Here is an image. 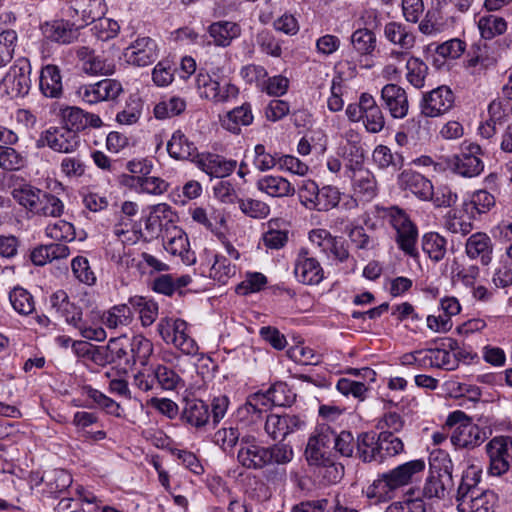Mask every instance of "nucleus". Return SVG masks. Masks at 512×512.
I'll return each instance as SVG.
<instances>
[{
    "label": "nucleus",
    "mask_w": 512,
    "mask_h": 512,
    "mask_svg": "<svg viewBox=\"0 0 512 512\" xmlns=\"http://www.w3.org/2000/svg\"><path fill=\"white\" fill-rule=\"evenodd\" d=\"M293 449L287 444L263 446L255 436L245 434L241 437L237 453L238 463L249 470H262L267 466L285 465L292 461Z\"/></svg>",
    "instance_id": "f257e3e1"
},
{
    "label": "nucleus",
    "mask_w": 512,
    "mask_h": 512,
    "mask_svg": "<svg viewBox=\"0 0 512 512\" xmlns=\"http://www.w3.org/2000/svg\"><path fill=\"white\" fill-rule=\"evenodd\" d=\"M425 469L421 459L412 460L382 474L367 488L366 496L375 502H386L395 497L397 490L409 485Z\"/></svg>",
    "instance_id": "f03ea898"
},
{
    "label": "nucleus",
    "mask_w": 512,
    "mask_h": 512,
    "mask_svg": "<svg viewBox=\"0 0 512 512\" xmlns=\"http://www.w3.org/2000/svg\"><path fill=\"white\" fill-rule=\"evenodd\" d=\"M11 194L20 206L34 216L58 218L64 213L65 206L59 197L31 184H21L13 188Z\"/></svg>",
    "instance_id": "7ed1b4c3"
},
{
    "label": "nucleus",
    "mask_w": 512,
    "mask_h": 512,
    "mask_svg": "<svg viewBox=\"0 0 512 512\" xmlns=\"http://www.w3.org/2000/svg\"><path fill=\"white\" fill-rule=\"evenodd\" d=\"M385 217L395 231V242L398 248L406 256L413 259L418 258V229L406 211L397 206H392L386 209Z\"/></svg>",
    "instance_id": "20e7f679"
},
{
    "label": "nucleus",
    "mask_w": 512,
    "mask_h": 512,
    "mask_svg": "<svg viewBox=\"0 0 512 512\" xmlns=\"http://www.w3.org/2000/svg\"><path fill=\"white\" fill-rule=\"evenodd\" d=\"M346 116L351 122H362L365 130L371 134L380 133L385 127V116L376 99L364 92L357 103L346 107Z\"/></svg>",
    "instance_id": "39448f33"
},
{
    "label": "nucleus",
    "mask_w": 512,
    "mask_h": 512,
    "mask_svg": "<svg viewBox=\"0 0 512 512\" xmlns=\"http://www.w3.org/2000/svg\"><path fill=\"white\" fill-rule=\"evenodd\" d=\"M157 330L166 344H172L185 355L198 354L199 346L190 334L188 323L183 319L162 318L157 324Z\"/></svg>",
    "instance_id": "423d86ee"
},
{
    "label": "nucleus",
    "mask_w": 512,
    "mask_h": 512,
    "mask_svg": "<svg viewBox=\"0 0 512 512\" xmlns=\"http://www.w3.org/2000/svg\"><path fill=\"white\" fill-rule=\"evenodd\" d=\"M482 149L476 143L463 142L460 152L449 160V167L453 173L464 178L479 176L484 170V162L481 158Z\"/></svg>",
    "instance_id": "0eeeda50"
},
{
    "label": "nucleus",
    "mask_w": 512,
    "mask_h": 512,
    "mask_svg": "<svg viewBox=\"0 0 512 512\" xmlns=\"http://www.w3.org/2000/svg\"><path fill=\"white\" fill-rule=\"evenodd\" d=\"M31 64L25 57L18 58L1 82V88L10 98L24 97L31 88Z\"/></svg>",
    "instance_id": "6e6552de"
},
{
    "label": "nucleus",
    "mask_w": 512,
    "mask_h": 512,
    "mask_svg": "<svg viewBox=\"0 0 512 512\" xmlns=\"http://www.w3.org/2000/svg\"><path fill=\"white\" fill-rule=\"evenodd\" d=\"M38 146H48L58 153L74 154L81 146V138L74 129L62 126L50 127L42 132Z\"/></svg>",
    "instance_id": "1a4fd4ad"
},
{
    "label": "nucleus",
    "mask_w": 512,
    "mask_h": 512,
    "mask_svg": "<svg viewBox=\"0 0 512 512\" xmlns=\"http://www.w3.org/2000/svg\"><path fill=\"white\" fill-rule=\"evenodd\" d=\"M489 474L501 476L508 472L512 462V437L495 436L486 444Z\"/></svg>",
    "instance_id": "9d476101"
},
{
    "label": "nucleus",
    "mask_w": 512,
    "mask_h": 512,
    "mask_svg": "<svg viewBox=\"0 0 512 512\" xmlns=\"http://www.w3.org/2000/svg\"><path fill=\"white\" fill-rule=\"evenodd\" d=\"M455 95L450 87L439 86L424 93L420 101V112L424 117L435 118L448 113L454 106Z\"/></svg>",
    "instance_id": "9b49d317"
},
{
    "label": "nucleus",
    "mask_w": 512,
    "mask_h": 512,
    "mask_svg": "<svg viewBox=\"0 0 512 512\" xmlns=\"http://www.w3.org/2000/svg\"><path fill=\"white\" fill-rule=\"evenodd\" d=\"M334 439V430L328 425L318 426L309 437L305 457L309 464L321 463L324 459L331 457L328 452Z\"/></svg>",
    "instance_id": "f8f14e48"
},
{
    "label": "nucleus",
    "mask_w": 512,
    "mask_h": 512,
    "mask_svg": "<svg viewBox=\"0 0 512 512\" xmlns=\"http://www.w3.org/2000/svg\"><path fill=\"white\" fill-rule=\"evenodd\" d=\"M124 60L133 66L145 67L158 57L156 42L150 37H138L123 52Z\"/></svg>",
    "instance_id": "ddd939ff"
},
{
    "label": "nucleus",
    "mask_w": 512,
    "mask_h": 512,
    "mask_svg": "<svg viewBox=\"0 0 512 512\" xmlns=\"http://www.w3.org/2000/svg\"><path fill=\"white\" fill-rule=\"evenodd\" d=\"M294 275L302 284L317 285L324 278V270L306 248H301L294 262Z\"/></svg>",
    "instance_id": "4468645a"
},
{
    "label": "nucleus",
    "mask_w": 512,
    "mask_h": 512,
    "mask_svg": "<svg viewBox=\"0 0 512 512\" xmlns=\"http://www.w3.org/2000/svg\"><path fill=\"white\" fill-rule=\"evenodd\" d=\"M384 108L393 119H403L408 115L409 101L406 91L397 84L389 83L381 89Z\"/></svg>",
    "instance_id": "2eb2a0df"
},
{
    "label": "nucleus",
    "mask_w": 512,
    "mask_h": 512,
    "mask_svg": "<svg viewBox=\"0 0 512 512\" xmlns=\"http://www.w3.org/2000/svg\"><path fill=\"white\" fill-rule=\"evenodd\" d=\"M76 55L81 61L82 70L89 75H112L115 72V64L104 55L96 54L88 47H80Z\"/></svg>",
    "instance_id": "dca6fc26"
},
{
    "label": "nucleus",
    "mask_w": 512,
    "mask_h": 512,
    "mask_svg": "<svg viewBox=\"0 0 512 512\" xmlns=\"http://www.w3.org/2000/svg\"><path fill=\"white\" fill-rule=\"evenodd\" d=\"M42 35L59 44H70L78 37V28L74 23L64 19H54L40 26Z\"/></svg>",
    "instance_id": "f3484780"
},
{
    "label": "nucleus",
    "mask_w": 512,
    "mask_h": 512,
    "mask_svg": "<svg viewBox=\"0 0 512 512\" xmlns=\"http://www.w3.org/2000/svg\"><path fill=\"white\" fill-rule=\"evenodd\" d=\"M302 424L300 418L290 414H270L265 417L264 430L273 440L284 439Z\"/></svg>",
    "instance_id": "a211bd4d"
},
{
    "label": "nucleus",
    "mask_w": 512,
    "mask_h": 512,
    "mask_svg": "<svg viewBox=\"0 0 512 512\" xmlns=\"http://www.w3.org/2000/svg\"><path fill=\"white\" fill-rule=\"evenodd\" d=\"M398 185L401 189L409 190L423 201H428L433 196V185L431 181L411 169L403 170L399 174Z\"/></svg>",
    "instance_id": "6ab92c4d"
},
{
    "label": "nucleus",
    "mask_w": 512,
    "mask_h": 512,
    "mask_svg": "<svg viewBox=\"0 0 512 512\" xmlns=\"http://www.w3.org/2000/svg\"><path fill=\"white\" fill-rule=\"evenodd\" d=\"M486 439V433L472 421L456 426L451 434V443L457 448L473 449Z\"/></svg>",
    "instance_id": "aec40b11"
},
{
    "label": "nucleus",
    "mask_w": 512,
    "mask_h": 512,
    "mask_svg": "<svg viewBox=\"0 0 512 512\" xmlns=\"http://www.w3.org/2000/svg\"><path fill=\"white\" fill-rule=\"evenodd\" d=\"M465 253L469 259L478 260L484 266L489 265L493 253L491 238L483 232L470 235L465 243Z\"/></svg>",
    "instance_id": "412c9836"
},
{
    "label": "nucleus",
    "mask_w": 512,
    "mask_h": 512,
    "mask_svg": "<svg viewBox=\"0 0 512 512\" xmlns=\"http://www.w3.org/2000/svg\"><path fill=\"white\" fill-rule=\"evenodd\" d=\"M497 496L492 491H479L466 497H457L459 512H495Z\"/></svg>",
    "instance_id": "4be33fe9"
},
{
    "label": "nucleus",
    "mask_w": 512,
    "mask_h": 512,
    "mask_svg": "<svg viewBox=\"0 0 512 512\" xmlns=\"http://www.w3.org/2000/svg\"><path fill=\"white\" fill-rule=\"evenodd\" d=\"M165 250L173 256L180 257L187 265L195 262L194 253L190 251L186 233L179 227L173 226L164 241Z\"/></svg>",
    "instance_id": "5701e85b"
},
{
    "label": "nucleus",
    "mask_w": 512,
    "mask_h": 512,
    "mask_svg": "<svg viewBox=\"0 0 512 512\" xmlns=\"http://www.w3.org/2000/svg\"><path fill=\"white\" fill-rule=\"evenodd\" d=\"M197 165L207 175L216 178H224L230 175L235 167L236 161L226 160L216 154H202Z\"/></svg>",
    "instance_id": "b1692460"
},
{
    "label": "nucleus",
    "mask_w": 512,
    "mask_h": 512,
    "mask_svg": "<svg viewBox=\"0 0 512 512\" xmlns=\"http://www.w3.org/2000/svg\"><path fill=\"white\" fill-rule=\"evenodd\" d=\"M256 187L262 193L271 197L283 198L293 196L295 187L284 177L278 175H266L257 180Z\"/></svg>",
    "instance_id": "393cba45"
},
{
    "label": "nucleus",
    "mask_w": 512,
    "mask_h": 512,
    "mask_svg": "<svg viewBox=\"0 0 512 512\" xmlns=\"http://www.w3.org/2000/svg\"><path fill=\"white\" fill-rule=\"evenodd\" d=\"M192 219L198 224L203 225L213 233L220 232L226 225V216L223 210L208 207H196L190 211Z\"/></svg>",
    "instance_id": "a878e982"
},
{
    "label": "nucleus",
    "mask_w": 512,
    "mask_h": 512,
    "mask_svg": "<svg viewBox=\"0 0 512 512\" xmlns=\"http://www.w3.org/2000/svg\"><path fill=\"white\" fill-rule=\"evenodd\" d=\"M349 177L352 179L353 189L364 200H371L377 195V182L368 169L359 167L351 170Z\"/></svg>",
    "instance_id": "bb28decb"
},
{
    "label": "nucleus",
    "mask_w": 512,
    "mask_h": 512,
    "mask_svg": "<svg viewBox=\"0 0 512 512\" xmlns=\"http://www.w3.org/2000/svg\"><path fill=\"white\" fill-rule=\"evenodd\" d=\"M496 204L493 194L484 189L474 191L469 199L463 203L465 212L470 218L477 219L482 214L488 213Z\"/></svg>",
    "instance_id": "cd10ccee"
},
{
    "label": "nucleus",
    "mask_w": 512,
    "mask_h": 512,
    "mask_svg": "<svg viewBox=\"0 0 512 512\" xmlns=\"http://www.w3.org/2000/svg\"><path fill=\"white\" fill-rule=\"evenodd\" d=\"M266 230L262 235V241L266 248L279 250L283 248L289 238V231L281 219H270L266 224Z\"/></svg>",
    "instance_id": "c85d7f7f"
},
{
    "label": "nucleus",
    "mask_w": 512,
    "mask_h": 512,
    "mask_svg": "<svg viewBox=\"0 0 512 512\" xmlns=\"http://www.w3.org/2000/svg\"><path fill=\"white\" fill-rule=\"evenodd\" d=\"M239 24L231 21H218L208 27V33L213 43L219 47H228L234 39L241 35Z\"/></svg>",
    "instance_id": "c756f323"
},
{
    "label": "nucleus",
    "mask_w": 512,
    "mask_h": 512,
    "mask_svg": "<svg viewBox=\"0 0 512 512\" xmlns=\"http://www.w3.org/2000/svg\"><path fill=\"white\" fill-rule=\"evenodd\" d=\"M384 37L391 44L405 50H411L416 43L414 33L406 25L395 21L384 26Z\"/></svg>",
    "instance_id": "7c9ffc66"
},
{
    "label": "nucleus",
    "mask_w": 512,
    "mask_h": 512,
    "mask_svg": "<svg viewBox=\"0 0 512 512\" xmlns=\"http://www.w3.org/2000/svg\"><path fill=\"white\" fill-rule=\"evenodd\" d=\"M357 455L363 462H383L379 434L362 433L357 438Z\"/></svg>",
    "instance_id": "2f4dec72"
},
{
    "label": "nucleus",
    "mask_w": 512,
    "mask_h": 512,
    "mask_svg": "<svg viewBox=\"0 0 512 512\" xmlns=\"http://www.w3.org/2000/svg\"><path fill=\"white\" fill-rule=\"evenodd\" d=\"M254 119L250 104L245 103L232 109L220 121L224 129L232 133H239L242 126H249Z\"/></svg>",
    "instance_id": "473e14b6"
},
{
    "label": "nucleus",
    "mask_w": 512,
    "mask_h": 512,
    "mask_svg": "<svg viewBox=\"0 0 512 512\" xmlns=\"http://www.w3.org/2000/svg\"><path fill=\"white\" fill-rule=\"evenodd\" d=\"M125 179V183L132 188H134L137 192L147 193L151 195H161L165 193L168 189V183L160 178L155 176L146 175L145 177L141 176H123Z\"/></svg>",
    "instance_id": "72a5a7b5"
},
{
    "label": "nucleus",
    "mask_w": 512,
    "mask_h": 512,
    "mask_svg": "<svg viewBox=\"0 0 512 512\" xmlns=\"http://www.w3.org/2000/svg\"><path fill=\"white\" fill-rule=\"evenodd\" d=\"M122 241H109L105 248V257L118 270H126L133 265L132 251Z\"/></svg>",
    "instance_id": "f704fd0d"
},
{
    "label": "nucleus",
    "mask_w": 512,
    "mask_h": 512,
    "mask_svg": "<svg viewBox=\"0 0 512 512\" xmlns=\"http://www.w3.org/2000/svg\"><path fill=\"white\" fill-rule=\"evenodd\" d=\"M73 9L75 14L80 16L83 22L82 26L102 20L106 13V5L103 0H77Z\"/></svg>",
    "instance_id": "c9c22d12"
},
{
    "label": "nucleus",
    "mask_w": 512,
    "mask_h": 512,
    "mask_svg": "<svg viewBox=\"0 0 512 512\" xmlns=\"http://www.w3.org/2000/svg\"><path fill=\"white\" fill-rule=\"evenodd\" d=\"M41 92L50 98L58 97L62 92V78L60 70L55 65H46L42 68L39 80Z\"/></svg>",
    "instance_id": "e433bc0d"
},
{
    "label": "nucleus",
    "mask_w": 512,
    "mask_h": 512,
    "mask_svg": "<svg viewBox=\"0 0 512 512\" xmlns=\"http://www.w3.org/2000/svg\"><path fill=\"white\" fill-rule=\"evenodd\" d=\"M196 150L194 143L189 141L180 130L175 131L167 143L169 155L177 160H186L193 157Z\"/></svg>",
    "instance_id": "4c0bfd02"
},
{
    "label": "nucleus",
    "mask_w": 512,
    "mask_h": 512,
    "mask_svg": "<svg viewBox=\"0 0 512 512\" xmlns=\"http://www.w3.org/2000/svg\"><path fill=\"white\" fill-rule=\"evenodd\" d=\"M210 414L208 406L198 399L187 400L182 412V419L194 427H202L207 424Z\"/></svg>",
    "instance_id": "58836bf2"
},
{
    "label": "nucleus",
    "mask_w": 512,
    "mask_h": 512,
    "mask_svg": "<svg viewBox=\"0 0 512 512\" xmlns=\"http://www.w3.org/2000/svg\"><path fill=\"white\" fill-rule=\"evenodd\" d=\"M128 347L130 349L131 360L126 359V363H140L142 366L148 364L149 358L153 353V343L143 335H135L129 339Z\"/></svg>",
    "instance_id": "ea45409f"
},
{
    "label": "nucleus",
    "mask_w": 512,
    "mask_h": 512,
    "mask_svg": "<svg viewBox=\"0 0 512 512\" xmlns=\"http://www.w3.org/2000/svg\"><path fill=\"white\" fill-rule=\"evenodd\" d=\"M350 40L354 51L361 56L372 55L377 46L375 33L367 28L354 31Z\"/></svg>",
    "instance_id": "a19ab883"
},
{
    "label": "nucleus",
    "mask_w": 512,
    "mask_h": 512,
    "mask_svg": "<svg viewBox=\"0 0 512 512\" xmlns=\"http://www.w3.org/2000/svg\"><path fill=\"white\" fill-rule=\"evenodd\" d=\"M129 305L139 313L143 326L148 327L154 323L158 315V305L151 299L135 296L129 299Z\"/></svg>",
    "instance_id": "79ce46f5"
},
{
    "label": "nucleus",
    "mask_w": 512,
    "mask_h": 512,
    "mask_svg": "<svg viewBox=\"0 0 512 512\" xmlns=\"http://www.w3.org/2000/svg\"><path fill=\"white\" fill-rule=\"evenodd\" d=\"M446 239L436 232L426 233L422 238V249L434 261H441L446 255Z\"/></svg>",
    "instance_id": "37998d69"
},
{
    "label": "nucleus",
    "mask_w": 512,
    "mask_h": 512,
    "mask_svg": "<svg viewBox=\"0 0 512 512\" xmlns=\"http://www.w3.org/2000/svg\"><path fill=\"white\" fill-rule=\"evenodd\" d=\"M482 474V468L477 464H470L462 474L461 483L458 487L457 497H466L468 494H476L480 491L477 487Z\"/></svg>",
    "instance_id": "c03bdc74"
},
{
    "label": "nucleus",
    "mask_w": 512,
    "mask_h": 512,
    "mask_svg": "<svg viewBox=\"0 0 512 512\" xmlns=\"http://www.w3.org/2000/svg\"><path fill=\"white\" fill-rule=\"evenodd\" d=\"M427 367H435L452 371L458 367V359L456 355L445 349H428Z\"/></svg>",
    "instance_id": "a18cd8bd"
},
{
    "label": "nucleus",
    "mask_w": 512,
    "mask_h": 512,
    "mask_svg": "<svg viewBox=\"0 0 512 512\" xmlns=\"http://www.w3.org/2000/svg\"><path fill=\"white\" fill-rule=\"evenodd\" d=\"M133 311L127 304H120L109 309L103 316V322L108 328L115 329L131 323Z\"/></svg>",
    "instance_id": "49530a36"
},
{
    "label": "nucleus",
    "mask_w": 512,
    "mask_h": 512,
    "mask_svg": "<svg viewBox=\"0 0 512 512\" xmlns=\"http://www.w3.org/2000/svg\"><path fill=\"white\" fill-rule=\"evenodd\" d=\"M9 301L13 309L20 315H29L35 310L33 296L22 287H15L10 291Z\"/></svg>",
    "instance_id": "de8ad7c7"
},
{
    "label": "nucleus",
    "mask_w": 512,
    "mask_h": 512,
    "mask_svg": "<svg viewBox=\"0 0 512 512\" xmlns=\"http://www.w3.org/2000/svg\"><path fill=\"white\" fill-rule=\"evenodd\" d=\"M154 377L156 383L163 390H176L184 387V382L178 373L165 365L158 364L154 367Z\"/></svg>",
    "instance_id": "09e8293b"
},
{
    "label": "nucleus",
    "mask_w": 512,
    "mask_h": 512,
    "mask_svg": "<svg viewBox=\"0 0 512 512\" xmlns=\"http://www.w3.org/2000/svg\"><path fill=\"white\" fill-rule=\"evenodd\" d=\"M236 274V266L223 255L215 254L214 261L210 268L209 276L219 282L226 284Z\"/></svg>",
    "instance_id": "8fccbe9b"
},
{
    "label": "nucleus",
    "mask_w": 512,
    "mask_h": 512,
    "mask_svg": "<svg viewBox=\"0 0 512 512\" xmlns=\"http://www.w3.org/2000/svg\"><path fill=\"white\" fill-rule=\"evenodd\" d=\"M478 28L484 39H492L495 36L502 35L507 30L506 21L496 15H487L480 17Z\"/></svg>",
    "instance_id": "3c124183"
},
{
    "label": "nucleus",
    "mask_w": 512,
    "mask_h": 512,
    "mask_svg": "<svg viewBox=\"0 0 512 512\" xmlns=\"http://www.w3.org/2000/svg\"><path fill=\"white\" fill-rule=\"evenodd\" d=\"M186 109V101L177 96L160 101L154 107V115L157 119H166L178 116Z\"/></svg>",
    "instance_id": "603ef678"
},
{
    "label": "nucleus",
    "mask_w": 512,
    "mask_h": 512,
    "mask_svg": "<svg viewBox=\"0 0 512 512\" xmlns=\"http://www.w3.org/2000/svg\"><path fill=\"white\" fill-rule=\"evenodd\" d=\"M45 235L56 241L72 242L76 239V230L72 223L58 220L45 227Z\"/></svg>",
    "instance_id": "864d4df0"
},
{
    "label": "nucleus",
    "mask_w": 512,
    "mask_h": 512,
    "mask_svg": "<svg viewBox=\"0 0 512 512\" xmlns=\"http://www.w3.org/2000/svg\"><path fill=\"white\" fill-rule=\"evenodd\" d=\"M408 82L415 88L421 89L425 86V79L428 72V66L417 57H409L406 63Z\"/></svg>",
    "instance_id": "5fc2aeb1"
},
{
    "label": "nucleus",
    "mask_w": 512,
    "mask_h": 512,
    "mask_svg": "<svg viewBox=\"0 0 512 512\" xmlns=\"http://www.w3.org/2000/svg\"><path fill=\"white\" fill-rule=\"evenodd\" d=\"M87 165L79 154L66 156L60 162L61 173L69 179H79L86 174Z\"/></svg>",
    "instance_id": "6e6d98bb"
},
{
    "label": "nucleus",
    "mask_w": 512,
    "mask_h": 512,
    "mask_svg": "<svg viewBox=\"0 0 512 512\" xmlns=\"http://www.w3.org/2000/svg\"><path fill=\"white\" fill-rule=\"evenodd\" d=\"M11 145H0V168L6 171H18L25 165V157Z\"/></svg>",
    "instance_id": "4d7b16f0"
},
{
    "label": "nucleus",
    "mask_w": 512,
    "mask_h": 512,
    "mask_svg": "<svg viewBox=\"0 0 512 512\" xmlns=\"http://www.w3.org/2000/svg\"><path fill=\"white\" fill-rule=\"evenodd\" d=\"M312 465L319 467V474L326 484H335L344 475V466L336 462L332 456L324 459L321 463H313Z\"/></svg>",
    "instance_id": "13d9d810"
},
{
    "label": "nucleus",
    "mask_w": 512,
    "mask_h": 512,
    "mask_svg": "<svg viewBox=\"0 0 512 512\" xmlns=\"http://www.w3.org/2000/svg\"><path fill=\"white\" fill-rule=\"evenodd\" d=\"M18 35L15 30L7 29L0 33V69L13 58Z\"/></svg>",
    "instance_id": "bf43d9fd"
},
{
    "label": "nucleus",
    "mask_w": 512,
    "mask_h": 512,
    "mask_svg": "<svg viewBox=\"0 0 512 512\" xmlns=\"http://www.w3.org/2000/svg\"><path fill=\"white\" fill-rule=\"evenodd\" d=\"M471 220L472 218H470V216L467 219L465 215L458 211H450L445 218V227L451 233L465 236L473 229Z\"/></svg>",
    "instance_id": "052dcab7"
},
{
    "label": "nucleus",
    "mask_w": 512,
    "mask_h": 512,
    "mask_svg": "<svg viewBox=\"0 0 512 512\" xmlns=\"http://www.w3.org/2000/svg\"><path fill=\"white\" fill-rule=\"evenodd\" d=\"M373 161L381 168L386 169L390 166L400 167L403 164V157L400 154L392 153L391 149L385 145H378L372 154Z\"/></svg>",
    "instance_id": "680f3d73"
},
{
    "label": "nucleus",
    "mask_w": 512,
    "mask_h": 512,
    "mask_svg": "<svg viewBox=\"0 0 512 512\" xmlns=\"http://www.w3.org/2000/svg\"><path fill=\"white\" fill-rule=\"evenodd\" d=\"M237 419L250 432L257 433L262 427L264 415L260 410L248 409L247 406L242 405L237 410Z\"/></svg>",
    "instance_id": "e2e57ef3"
},
{
    "label": "nucleus",
    "mask_w": 512,
    "mask_h": 512,
    "mask_svg": "<svg viewBox=\"0 0 512 512\" xmlns=\"http://www.w3.org/2000/svg\"><path fill=\"white\" fill-rule=\"evenodd\" d=\"M71 268L74 276L86 285L92 286L96 283V275L91 269L89 260L83 256H77L71 261Z\"/></svg>",
    "instance_id": "0e129e2a"
},
{
    "label": "nucleus",
    "mask_w": 512,
    "mask_h": 512,
    "mask_svg": "<svg viewBox=\"0 0 512 512\" xmlns=\"http://www.w3.org/2000/svg\"><path fill=\"white\" fill-rule=\"evenodd\" d=\"M238 205L243 214L254 219H264L270 213L269 205L257 199H239Z\"/></svg>",
    "instance_id": "69168bd1"
},
{
    "label": "nucleus",
    "mask_w": 512,
    "mask_h": 512,
    "mask_svg": "<svg viewBox=\"0 0 512 512\" xmlns=\"http://www.w3.org/2000/svg\"><path fill=\"white\" fill-rule=\"evenodd\" d=\"M62 121L64 125L62 127H68V129H74L76 133L86 128L87 119L85 118V112L78 107H66L62 110Z\"/></svg>",
    "instance_id": "338daca9"
},
{
    "label": "nucleus",
    "mask_w": 512,
    "mask_h": 512,
    "mask_svg": "<svg viewBox=\"0 0 512 512\" xmlns=\"http://www.w3.org/2000/svg\"><path fill=\"white\" fill-rule=\"evenodd\" d=\"M340 192L336 187L324 186L319 189L318 198L314 210L328 211L338 205Z\"/></svg>",
    "instance_id": "774afa93"
}]
</instances>
